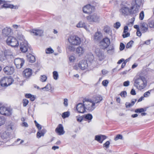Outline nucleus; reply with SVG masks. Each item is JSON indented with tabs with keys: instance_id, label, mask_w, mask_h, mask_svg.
<instances>
[{
	"instance_id": "obj_1",
	"label": "nucleus",
	"mask_w": 154,
	"mask_h": 154,
	"mask_svg": "<svg viewBox=\"0 0 154 154\" xmlns=\"http://www.w3.org/2000/svg\"><path fill=\"white\" fill-rule=\"evenodd\" d=\"M133 81L134 86L139 90L143 89L147 85L146 79L143 76L137 75L134 79Z\"/></svg>"
},
{
	"instance_id": "obj_2",
	"label": "nucleus",
	"mask_w": 154,
	"mask_h": 154,
	"mask_svg": "<svg viewBox=\"0 0 154 154\" xmlns=\"http://www.w3.org/2000/svg\"><path fill=\"white\" fill-rule=\"evenodd\" d=\"M142 5V0H134L133 1L132 3V6L131 8L133 11H131V12L134 13V14L137 13Z\"/></svg>"
},
{
	"instance_id": "obj_3",
	"label": "nucleus",
	"mask_w": 154,
	"mask_h": 154,
	"mask_svg": "<svg viewBox=\"0 0 154 154\" xmlns=\"http://www.w3.org/2000/svg\"><path fill=\"white\" fill-rule=\"evenodd\" d=\"M84 105L85 109L89 111H92L95 108V103L91 99H86L83 100Z\"/></svg>"
},
{
	"instance_id": "obj_4",
	"label": "nucleus",
	"mask_w": 154,
	"mask_h": 154,
	"mask_svg": "<svg viewBox=\"0 0 154 154\" xmlns=\"http://www.w3.org/2000/svg\"><path fill=\"white\" fill-rule=\"evenodd\" d=\"M68 40L69 44L74 46L79 45L81 42L80 38L75 35L70 36L68 38Z\"/></svg>"
},
{
	"instance_id": "obj_5",
	"label": "nucleus",
	"mask_w": 154,
	"mask_h": 154,
	"mask_svg": "<svg viewBox=\"0 0 154 154\" xmlns=\"http://www.w3.org/2000/svg\"><path fill=\"white\" fill-rule=\"evenodd\" d=\"M14 81V79L12 78L4 77L0 80V85L2 87H7L11 85Z\"/></svg>"
},
{
	"instance_id": "obj_6",
	"label": "nucleus",
	"mask_w": 154,
	"mask_h": 154,
	"mask_svg": "<svg viewBox=\"0 0 154 154\" xmlns=\"http://www.w3.org/2000/svg\"><path fill=\"white\" fill-rule=\"evenodd\" d=\"M19 43L17 39L12 36H8L6 40L7 44L13 47H17L19 45Z\"/></svg>"
},
{
	"instance_id": "obj_7",
	"label": "nucleus",
	"mask_w": 154,
	"mask_h": 154,
	"mask_svg": "<svg viewBox=\"0 0 154 154\" xmlns=\"http://www.w3.org/2000/svg\"><path fill=\"white\" fill-rule=\"evenodd\" d=\"M12 113V110L10 108L2 106L0 107V113L7 116H10Z\"/></svg>"
},
{
	"instance_id": "obj_8",
	"label": "nucleus",
	"mask_w": 154,
	"mask_h": 154,
	"mask_svg": "<svg viewBox=\"0 0 154 154\" xmlns=\"http://www.w3.org/2000/svg\"><path fill=\"white\" fill-rule=\"evenodd\" d=\"M110 44V40L108 38H103L100 42V46L103 49L107 48Z\"/></svg>"
},
{
	"instance_id": "obj_9",
	"label": "nucleus",
	"mask_w": 154,
	"mask_h": 154,
	"mask_svg": "<svg viewBox=\"0 0 154 154\" xmlns=\"http://www.w3.org/2000/svg\"><path fill=\"white\" fill-rule=\"evenodd\" d=\"M120 12L122 15L126 16L128 15L129 13L130 14H134V13H131V11H133V10H131V8L130 9L127 7L123 6L120 9Z\"/></svg>"
},
{
	"instance_id": "obj_10",
	"label": "nucleus",
	"mask_w": 154,
	"mask_h": 154,
	"mask_svg": "<svg viewBox=\"0 0 154 154\" xmlns=\"http://www.w3.org/2000/svg\"><path fill=\"white\" fill-rule=\"evenodd\" d=\"M14 62L17 68L20 69L23 66L25 61L23 58H17L14 59Z\"/></svg>"
},
{
	"instance_id": "obj_11",
	"label": "nucleus",
	"mask_w": 154,
	"mask_h": 154,
	"mask_svg": "<svg viewBox=\"0 0 154 154\" xmlns=\"http://www.w3.org/2000/svg\"><path fill=\"white\" fill-rule=\"evenodd\" d=\"M86 18L90 22H98L100 20L99 17L96 14L88 16Z\"/></svg>"
},
{
	"instance_id": "obj_12",
	"label": "nucleus",
	"mask_w": 154,
	"mask_h": 154,
	"mask_svg": "<svg viewBox=\"0 0 154 154\" xmlns=\"http://www.w3.org/2000/svg\"><path fill=\"white\" fill-rule=\"evenodd\" d=\"M94 7L90 5H87L84 6L83 8V11L84 13L87 14H91L94 10Z\"/></svg>"
},
{
	"instance_id": "obj_13",
	"label": "nucleus",
	"mask_w": 154,
	"mask_h": 154,
	"mask_svg": "<svg viewBox=\"0 0 154 154\" xmlns=\"http://www.w3.org/2000/svg\"><path fill=\"white\" fill-rule=\"evenodd\" d=\"M20 50L23 53L27 51L28 46L27 41L24 42H20Z\"/></svg>"
},
{
	"instance_id": "obj_14",
	"label": "nucleus",
	"mask_w": 154,
	"mask_h": 154,
	"mask_svg": "<svg viewBox=\"0 0 154 154\" xmlns=\"http://www.w3.org/2000/svg\"><path fill=\"white\" fill-rule=\"evenodd\" d=\"M32 70L29 68H27L23 71V75L24 77L28 79L32 76Z\"/></svg>"
},
{
	"instance_id": "obj_15",
	"label": "nucleus",
	"mask_w": 154,
	"mask_h": 154,
	"mask_svg": "<svg viewBox=\"0 0 154 154\" xmlns=\"http://www.w3.org/2000/svg\"><path fill=\"white\" fill-rule=\"evenodd\" d=\"M95 52L100 60H102L104 59L105 57L103 52L99 48L96 49L95 50Z\"/></svg>"
},
{
	"instance_id": "obj_16",
	"label": "nucleus",
	"mask_w": 154,
	"mask_h": 154,
	"mask_svg": "<svg viewBox=\"0 0 154 154\" xmlns=\"http://www.w3.org/2000/svg\"><path fill=\"white\" fill-rule=\"evenodd\" d=\"M85 51V48L82 45L77 47L75 49L76 53L79 56H82L84 54Z\"/></svg>"
},
{
	"instance_id": "obj_17",
	"label": "nucleus",
	"mask_w": 154,
	"mask_h": 154,
	"mask_svg": "<svg viewBox=\"0 0 154 154\" xmlns=\"http://www.w3.org/2000/svg\"><path fill=\"white\" fill-rule=\"evenodd\" d=\"M3 70L5 73L7 75H11L14 72V69L13 67L7 66L5 67Z\"/></svg>"
},
{
	"instance_id": "obj_18",
	"label": "nucleus",
	"mask_w": 154,
	"mask_h": 154,
	"mask_svg": "<svg viewBox=\"0 0 154 154\" xmlns=\"http://www.w3.org/2000/svg\"><path fill=\"white\" fill-rule=\"evenodd\" d=\"M85 107L84 103H79L76 106V110L79 113H84L85 111Z\"/></svg>"
},
{
	"instance_id": "obj_19",
	"label": "nucleus",
	"mask_w": 154,
	"mask_h": 154,
	"mask_svg": "<svg viewBox=\"0 0 154 154\" xmlns=\"http://www.w3.org/2000/svg\"><path fill=\"white\" fill-rule=\"evenodd\" d=\"M30 32L33 35L40 36L43 35V31L41 29H33L31 30Z\"/></svg>"
},
{
	"instance_id": "obj_20",
	"label": "nucleus",
	"mask_w": 154,
	"mask_h": 154,
	"mask_svg": "<svg viewBox=\"0 0 154 154\" xmlns=\"http://www.w3.org/2000/svg\"><path fill=\"white\" fill-rule=\"evenodd\" d=\"M78 66L82 70L85 69L88 66V64L87 61L84 60H82L79 62L78 64Z\"/></svg>"
},
{
	"instance_id": "obj_21",
	"label": "nucleus",
	"mask_w": 154,
	"mask_h": 154,
	"mask_svg": "<svg viewBox=\"0 0 154 154\" xmlns=\"http://www.w3.org/2000/svg\"><path fill=\"white\" fill-rule=\"evenodd\" d=\"M13 56L12 53L11 51L10 50H6L4 52V58L2 57L0 58V60L2 61H3L4 60H6L8 57H11Z\"/></svg>"
},
{
	"instance_id": "obj_22",
	"label": "nucleus",
	"mask_w": 154,
	"mask_h": 154,
	"mask_svg": "<svg viewBox=\"0 0 154 154\" xmlns=\"http://www.w3.org/2000/svg\"><path fill=\"white\" fill-rule=\"evenodd\" d=\"M106 138V137L104 135H99L95 136V140L100 143H102L103 141Z\"/></svg>"
},
{
	"instance_id": "obj_23",
	"label": "nucleus",
	"mask_w": 154,
	"mask_h": 154,
	"mask_svg": "<svg viewBox=\"0 0 154 154\" xmlns=\"http://www.w3.org/2000/svg\"><path fill=\"white\" fill-rule=\"evenodd\" d=\"M55 131L59 135H63L64 134L65 131L63 128L61 124H59L55 129Z\"/></svg>"
},
{
	"instance_id": "obj_24",
	"label": "nucleus",
	"mask_w": 154,
	"mask_h": 154,
	"mask_svg": "<svg viewBox=\"0 0 154 154\" xmlns=\"http://www.w3.org/2000/svg\"><path fill=\"white\" fill-rule=\"evenodd\" d=\"M11 29L10 27H6L2 30V33L5 36H8L11 32Z\"/></svg>"
},
{
	"instance_id": "obj_25",
	"label": "nucleus",
	"mask_w": 154,
	"mask_h": 154,
	"mask_svg": "<svg viewBox=\"0 0 154 154\" xmlns=\"http://www.w3.org/2000/svg\"><path fill=\"white\" fill-rule=\"evenodd\" d=\"M141 30L142 33H145L148 31V25L147 23L143 22L140 25Z\"/></svg>"
},
{
	"instance_id": "obj_26",
	"label": "nucleus",
	"mask_w": 154,
	"mask_h": 154,
	"mask_svg": "<svg viewBox=\"0 0 154 154\" xmlns=\"http://www.w3.org/2000/svg\"><path fill=\"white\" fill-rule=\"evenodd\" d=\"M103 99L102 97L100 95H98L97 96L94 97L92 99H91L92 101L95 103V104L96 103H100Z\"/></svg>"
},
{
	"instance_id": "obj_27",
	"label": "nucleus",
	"mask_w": 154,
	"mask_h": 154,
	"mask_svg": "<svg viewBox=\"0 0 154 154\" xmlns=\"http://www.w3.org/2000/svg\"><path fill=\"white\" fill-rule=\"evenodd\" d=\"M76 27L78 28H83L87 31H89V29L86 26L85 23L82 21H80L76 26Z\"/></svg>"
},
{
	"instance_id": "obj_28",
	"label": "nucleus",
	"mask_w": 154,
	"mask_h": 154,
	"mask_svg": "<svg viewBox=\"0 0 154 154\" xmlns=\"http://www.w3.org/2000/svg\"><path fill=\"white\" fill-rule=\"evenodd\" d=\"M11 134L10 133L7 132H3L1 135V137L3 139H7L10 137Z\"/></svg>"
},
{
	"instance_id": "obj_29",
	"label": "nucleus",
	"mask_w": 154,
	"mask_h": 154,
	"mask_svg": "<svg viewBox=\"0 0 154 154\" xmlns=\"http://www.w3.org/2000/svg\"><path fill=\"white\" fill-rule=\"evenodd\" d=\"M46 132V130L45 129H43L41 131H38L37 133V137L39 138L42 136H43Z\"/></svg>"
},
{
	"instance_id": "obj_30",
	"label": "nucleus",
	"mask_w": 154,
	"mask_h": 154,
	"mask_svg": "<svg viewBox=\"0 0 154 154\" xmlns=\"http://www.w3.org/2000/svg\"><path fill=\"white\" fill-rule=\"evenodd\" d=\"M101 35V33L99 32H97L94 35V40L95 41L99 40Z\"/></svg>"
},
{
	"instance_id": "obj_31",
	"label": "nucleus",
	"mask_w": 154,
	"mask_h": 154,
	"mask_svg": "<svg viewBox=\"0 0 154 154\" xmlns=\"http://www.w3.org/2000/svg\"><path fill=\"white\" fill-rule=\"evenodd\" d=\"M16 37L20 40V42L26 41L25 40L24 36L20 33H18L16 35Z\"/></svg>"
},
{
	"instance_id": "obj_32",
	"label": "nucleus",
	"mask_w": 154,
	"mask_h": 154,
	"mask_svg": "<svg viewBox=\"0 0 154 154\" xmlns=\"http://www.w3.org/2000/svg\"><path fill=\"white\" fill-rule=\"evenodd\" d=\"M148 26L150 28H154V20H149L148 21L147 23Z\"/></svg>"
},
{
	"instance_id": "obj_33",
	"label": "nucleus",
	"mask_w": 154,
	"mask_h": 154,
	"mask_svg": "<svg viewBox=\"0 0 154 154\" xmlns=\"http://www.w3.org/2000/svg\"><path fill=\"white\" fill-rule=\"evenodd\" d=\"M3 5H2V7L5 8H16V7L13 6V5H11L5 3V1L3 3Z\"/></svg>"
},
{
	"instance_id": "obj_34",
	"label": "nucleus",
	"mask_w": 154,
	"mask_h": 154,
	"mask_svg": "<svg viewBox=\"0 0 154 154\" xmlns=\"http://www.w3.org/2000/svg\"><path fill=\"white\" fill-rule=\"evenodd\" d=\"M73 46V45H72L69 44L67 45L66 49L69 51H73L75 50V48Z\"/></svg>"
},
{
	"instance_id": "obj_35",
	"label": "nucleus",
	"mask_w": 154,
	"mask_h": 154,
	"mask_svg": "<svg viewBox=\"0 0 154 154\" xmlns=\"http://www.w3.org/2000/svg\"><path fill=\"white\" fill-rule=\"evenodd\" d=\"M84 118L87 120H88V122H89L91 121L93 118L91 114L88 113L84 116Z\"/></svg>"
},
{
	"instance_id": "obj_36",
	"label": "nucleus",
	"mask_w": 154,
	"mask_h": 154,
	"mask_svg": "<svg viewBox=\"0 0 154 154\" xmlns=\"http://www.w3.org/2000/svg\"><path fill=\"white\" fill-rule=\"evenodd\" d=\"M87 59L88 60L91 62L92 63L94 59V55L92 54H90L87 56Z\"/></svg>"
},
{
	"instance_id": "obj_37",
	"label": "nucleus",
	"mask_w": 154,
	"mask_h": 154,
	"mask_svg": "<svg viewBox=\"0 0 154 154\" xmlns=\"http://www.w3.org/2000/svg\"><path fill=\"white\" fill-rule=\"evenodd\" d=\"M35 57L32 55H30L28 56V60L31 63L34 62L35 61Z\"/></svg>"
},
{
	"instance_id": "obj_38",
	"label": "nucleus",
	"mask_w": 154,
	"mask_h": 154,
	"mask_svg": "<svg viewBox=\"0 0 154 154\" xmlns=\"http://www.w3.org/2000/svg\"><path fill=\"white\" fill-rule=\"evenodd\" d=\"M70 115V112L69 111L64 112L62 115V117L63 119H65L69 117Z\"/></svg>"
},
{
	"instance_id": "obj_39",
	"label": "nucleus",
	"mask_w": 154,
	"mask_h": 154,
	"mask_svg": "<svg viewBox=\"0 0 154 154\" xmlns=\"http://www.w3.org/2000/svg\"><path fill=\"white\" fill-rule=\"evenodd\" d=\"M53 75L54 79L55 80H57L59 76L58 72L56 71H54L53 72Z\"/></svg>"
},
{
	"instance_id": "obj_40",
	"label": "nucleus",
	"mask_w": 154,
	"mask_h": 154,
	"mask_svg": "<svg viewBox=\"0 0 154 154\" xmlns=\"http://www.w3.org/2000/svg\"><path fill=\"white\" fill-rule=\"evenodd\" d=\"M5 122V118L3 116H0V126L4 125Z\"/></svg>"
},
{
	"instance_id": "obj_41",
	"label": "nucleus",
	"mask_w": 154,
	"mask_h": 154,
	"mask_svg": "<svg viewBox=\"0 0 154 154\" xmlns=\"http://www.w3.org/2000/svg\"><path fill=\"white\" fill-rule=\"evenodd\" d=\"M40 80L42 82H45L47 79V77L45 75H41L40 77Z\"/></svg>"
},
{
	"instance_id": "obj_42",
	"label": "nucleus",
	"mask_w": 154,
	"mask_h": 154,
	"mask_svg": "<svg viewBox=\"0 0 154 154\" xmlns=\"http://www.w3.org/2000/svg\"><path fill=\"white\" fill-rule=\"evenodd\" d=\"M51 88V85L49 84H47L44 87L42 88L43 90H44L46 91H48L50 90Z\"/></svg>"
},
{
	"instance_id": "obj_43",
	"label": "nucleus",
	"mask_w": 154,
	"mask_h": 154,
	"mask_svg": "<svg viewBox=\"0 0 154 154\" xmlns=\"http://www.w3.org/2000/svg\"><path fill=\"white\" fill-rule=\"evenodd\" d=\"M53 50L51 48H48L46 50V54H51L54 52Z\"/></svg>"
},
{
	"instance_id": "obj_44",
	"label": "nucleus",
	"mask_w": 154,
	"mask_h": 154,
	"mask_svg": "<svg viewBox=\"0 0 154 154\" xmlns=\"http://www.w3.org/2000/svg\"><path fill=\"white\" fill-rule=\"evenodd\" d=\"M134 42L132 41H131L129 42H128L126 46V48H130L132 46V45L133 43Z\"/></svg>"
},
{
	"instance_id": "obj_45",
	"label": "nucleus",
	"mask_w": 154,
	"mask_h": 154,
	"mask_svg": "<svg viewBox=\"0 0 154 154\" xmlns=\"http://www.w3.org/2000/svg\"><path fill=\"white\" fill-rule=\"evenodd\" d=\"M152 91L151 90L148 91L146 92L144 94V97H148L150 94V92Z\"/></svg>"
},
{
	"instance_id": "obj_46",
	"label": "nucleus",
	"mask_w": 154,
	"mask_h": 154,
	"mask_svg": "<svg viewBox=\"0 0 154 154\" xmlns=\"http://www.w3.org/2000/svg\"><path fill=\"white\" fill-rule=\"evenodd\" d=\"M144 12L143 11H141L139 14V19L140 20H142L144 18Z\"/></svg>"
},
{
	"instance_id": "obj_47",
	"label": "nucleus",
	"mask_w": 154,
	"mask_h": 154,
	"mask_svg": "<svg viewBox=\"0 0 154 154\" xmlns=\"http://www.w3.org/2000/svg\"><path fill=\"white\" fill-rule=\"evenodd\" d=\"M12 27L13 28L16 29H21L22 28V27L20 25H18L17 24H13L12 25Z\"/></svg>"
},
{
	"instance_id": "obj_48",
	"label": "nucleus",
	"mask_w": 154,
	"mask_h": 154,
	"mask_svg": "<svg viewBox=\"0 0 154 154\" xmlns=\"http://www.w3.org/2000/svg\"><path fill=\"white\" fill-rule=\"evenodd\" d=\"M145 111L144 109L143 108H140L136 109L135 111V112L138 113H141Z\"/></svg>"
},
{
	"instance_id": "obj_49",
	"label": "nucleus",
	"mask_w": 154,
	"mask_h": 154,
	"mask_svg": "<svg viewBox=\"0 0 154 154\" xmlns=\"http://www.w3.org/2000/svg\"><path fill=\"white\" fill-rule=\"evenodd\" d=\"M121 24L119 22H117L114 24V26L116 29H118L120 26Z\"/></svg>"
},
{
	"instance_id": "obj_50",
	"label": "nucleus",
	"mask_w": 154,
	"mask_h": 154,
	"mask_svg": "<svg viewBox=\"0 0 154 154\" xmlns=\"http://www.w3.org/2000/svg\"><path fill=\"white\" fill-rule=\"evenodd\" d=\"M110 143L109 141H107L103 145V147H105L106 148H108L109 146Z\"/></svg>"
},
{
	"instance_id": "obj_51",
	"label": "nucleus",
	"mask_w": 154,
	"mask_h": 154,
	"mask_svg": "<svg viewBox=\"0 0 154 154\" xmlns=\"http://www.w3.org/2000/svg\"><path fill=\"white\" fill-rule=\"evenodd\" d=\"M122 136L120 134L117 135L116 137L115 138L114 140L116 141L119 139H122Z\"/></svg>"
},
{
	"instance_id": "obj_52",
	"label": "nucleus",
	"mask_w": 154,
	"mask_h": 154,
	"mask_svg": "<svg viewBox=\"0 0 154 154\" xmlns=\"http://www.w3.org/2000/svg\"><path fill=\"white\" fill-rule=\"evenodd\" d=\"M109 83V82L107 80H105L103 81L102 82V85L104 86H107Z\"/></svg>"
},
{
	"instance_id": "obj_53",
	"label": "nucleus",
	"mask_w": 154,
	"mask_h": 154,
	"mask_svg": "<svg viewBox=\"0 0 154 154\" xmlns=\"http://www.w3.org/2000/svg\"><path fill=\"white\" fill-rule=\"evenodd\" d=\"M29 103L28 100L26 99H25L23 100V104L24 106H26Z\"/></svg>"
},
{
	"instance_id": "obj_54",
	"label": "nucleus",
	"mask_w": 154,
	"mask_h": 154,
	"mask_svg": "<svg viewBox=\"0 0 154 154\" xmlns=\"http://www.w3.org/2000/svg\"><path fill=\"white\" fill-rule=\"evenodd\" d=\"M77 120L79 122H81L83 120L82 117V116H77L76 117Z\"/></svg>"
},
{
	"instance_id": "obj_55",
	"label": "nucleus",
	"mask_w": 154,
	"mask_h": 154,
	"mask_svg": "<svg viewBox=\"0 0 154 154\" xmlns=\"http://www.w3.org/2000/svg\"><path fill=\"white\" fill-rule=\"evenodd\" d=\"M120 95L122 97H125L126 96L127 93L125 91H123L121 92Z\"/></svg>"
},
{
	"instance_id": "obj_56",
	"label": "nucleus",
	"mask_w": 154,
	"mask_h": 154,
	"mask_svg": "<svg viewBox=\"0 0 154 154\" xmlns=\"http://www.w3.org/2000/svg\"><path fill=\"white\" fill-rule=\"evenodd\" d=\"M133 106V105L131 103L126 102L125 103V106L126 108H130L132 106Z\"/></svg>"
},
{
	"instance_id": "obj_57",
	"label": "nucleus",
	"mask_w": 154,
	"mask_h": 154,
	"mask_svg": "<svg viewBox=\"0 0 154 154\" xmlns=\"http://www.w3.org/2000/svg\"><path fill=\"white\" fill-rule=\"evenodd\" d=\"M125 48V45L123 43H121L120 46V50L121 51L123 50Z\"/></svg>"
},
{
	"instance_id": "obj_58",
	"label": "nucleus",
	"mask_w": 154,
	"mask_h": 154,
	"mask_svg": "<svg viewBox=\"0 0 154 154\" xmlns=\"http://www.w3.org/2000/svg\"><path fill=\"white\" fill-rule=\"evenodd\" d=\"M75 59V57L73 56H71L69 57V61L71 62H73Z\"/></svg>"
},
{
	"instance_id": "obj_59",
	"label": "nucleus",
	"mask_w": 154,
	"mask_h": 154,
	"mask_svg": "<svg viewBox=\"0 0 154 154\" xmlns=\"http://www.w3.org/2000/svg\"><path fill=\"white\" fill-rule=\"evenodd\" d=\"M114 50V48L112 46L109 49L108 51V52L109 53H112L113 52Z\"/></svg>"
},
{
	"instance_id": "obj_60",
	"label": "nucleus",
	"mask_w": 154,
	"mask_h": 154,
	"mask_svg": "<svg viewBox=\"0 0 154 154\" xmlns=\"http://www.w3.org/2000/svg\"><path fill=\"white\" fill-rule=\"evenodd\" d=\"M130 84V82L128 81L125 82L123 83V85L125 87H127L129 86Z\"/></svg>"
},
{
	"instance_id": "obj_61",
	"label": "nucleus",
	"mask_w": 154,
	"mask_h": 154,
	"mask_svg": "<svg viewBox=\"0 0 154 154\" xmlns=\"http://www.w3.org/2000/svg\"><path fill=\"white\" fill-rule=\"evenodd\" d=\"M64 105L65 106H67L68 105V99H64V102L63 103Z\"/></svg>"
},
{
	"instance_id": "obj_62",
	"label": "nucleus",
	"mask_w": 154,
	"mask_h": 154,
	"mask_svg": "<svg viewBox=\"0 0 154 154\" xmlns=\"http://www.w3.org/2000/svg\"><path fill=\"white\" fill-rule=\"evenodd\" d=\"M129 35H130L129 33L128 32L125 33V34H124L122 35V36L124 38H125L126 37H128L129 36Z\"/></svg>"
},
{
	"instance_id": "obj_63",
	"label": "nucleus",
	"mask_w": 154,
	"mask_h": 154,
	"mask_svg": "<svg viewBox=\"0 0 154 154\" xmlns=\"http://www.w3.org/2000/svg\"><path fill=\"white\" fill-rule=\"evenodd\" d=\"M131 94L132 95H135L136 94L135 90L134 89H132L131 91Z\"/></svg>"
},
{
	"instance_id": "obj_64",
	"label": "nucleus",
	"mask_w": 154,
	"mask_h": 154,
	"mask_svg": "<svg viewBox=\"0 0 154 154\" xmlns=\"http://www.w3.org/2000/svg\"><path fill=\"white\" fill-rule=\"evenodd\" d=\"M128 30V26H125L124 28L123 33H126L127 32Z\"/></svg>"
}]
</instances>
